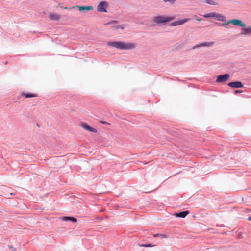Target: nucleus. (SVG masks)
Masks as SVG:
<instances>
[{
	"label": "nucleus",
	"mask_w": 251,
	"mask_h": 251,
	"mask_svg": "<svg viewBox=\"0 0 251 251\" xmlns=\"http://www.w3.org/2000/svg\"><path fill=\"white\" fill-rule=\"evenodd\" d=\"M160 236L164 238L166 237V236L164 234H160Z\"/></svg>",
	"instance_id": "28"
},
{
	"label": "nucleus",
	"mask_w": 251,
	"mask_h": 251,
	"mask_svg": "<svg viewBox=\"0 0 251 251\" xmlns=\"http://www.w3.org/2000/svg\"><path fill=\"white\" fill-rule=\"evenodd\" d=\"M230 22H231V23L235 25L240 26L241 27L246 26V25L244 23H243L239 19H233L230 20Z\"/></svg>",
	"instance_id": "10"
},
{
	"label": "nucleus",
	"mask_w": 251,
	"mask_h": 251,
	"mask_svg": "<svg viewBox=\"0 0 251 251\" xmlns=\"http://www.w3.org/2000/svg\"><path fill=\"white\" fill-rule=\"evenodd\" d=\"M242 91L241 90H237L235 91L234 93L235 94H236V93H242Z\"/></svg>",
	"instance_id": "26"
},
{
	"label": "nucleus",
	"mask_w": 251,
	"mask_h": 251,
	"mask_svg": "<svg viewBox=\"0 0 251 251\" xmlns=\"http://www.w3.org/2000/svg\"><path fill=\"white\" fill-rule=\"evenodd\" d=\"M22 96H24L25 98H32L36 97L37 95L31 93H23Z\"/></svg>",
	"instance_id": "16"
},
{
	"label": "nucleus",
	"mask_w": 251,
	"mask_h": 251,
	"mask_svg": "<svg viewBox=\"0 0 251 251\" xmlns=\"http://www.w3.org/2000/svg\"><path fill=\"white\" fill-rule=\"evenodd\" d=\"M214 44V42H204L194 46L192 49H196L201 47H211Z\"/></svg>",
	"instance_id": "7"
},
{
	"label": "nucleus",
	"mask_w": 251,
	"mask_h": 251,
	"mask_svg": "<svg viewBox=\"0 0 251 251\" xmlns=\"http://www.w3.org/2000/svg\"><path fill=\"white\" fill-rule=\"evenodd\" d=\"M230 75L228 74H225L222 75H219L217 76L216 82L218 83H223L226 82L228 79Z\"/></svg>",
	"instance_id": "4"
},
{
	"label": "nucleus",
	"mask_w": 251,
	"mask_h": 251,
	"mask_svg": "<svg viewBox=\"0 0 251 251\" xmlns=\"http://www.w3.org/2000/svg\"><path fill=\"white\" fill-rule=\"evenodd\" d=\"M62 220L63 221H71L74 223H75L77 222V219L73 217L64 216L62 217Z\"/></svg>",
	"instance_id": "15"
},
{
	"label": "nucleus",
	"mask_w": 251,
	"mask_h": 251,
	"mask_svg": "<svg viewBox=\"0 0 251 251\" xmlns=\"http://www.w3.org/2000/svg\"><path fill=\"white\" fill-rule=\"evenodd\" d=\"M164 2H169L171 4H174L177 0H162Z\"/></svg>",
	"instance_id": "21"
},
{
	"label": "nucleus",
	"mask_w": 251,
	"mask_h": 251,
	"mask_svg": "<svg viewBox=\"0 0 251 251\" xmlns=\"http://www.w3.org/2000/svg\"><path fill=\"white\" fill-rule=\"evenodd\" d=\"M118 22L116 20H112V21H111L110 22H108L107 24L108 25V24H114V23H117Z\"/></svg>",
	"instance_id": "23"
},
{
	"label": "nucleus",
	"mask_w": 251,
	"mask_h": 251,
	"mask_svg": "<svg viewBox=\"0 0 251 251\" xmlns=\"http://www.w3.org/2000/svg\"><path fill=\"white\" fill-rule=\"evenodd\" d=\"M214 13H215V12H211V13H209L207 14H205L203 15V17L204 18H210V17L214 18Z\"/></svg>",
	"instance_id": "17"
},
{
	"label": "nucleus",
	"mask_w": 251,
	"mask_h": 251,
	"mask_svg": "<svg viewBox=\"0 0 251 251\" xmlns=\"http://www.w3.org/2000/svg\"><path fill=\"white\" fill-rule=\"evenodd\" d=\"M214 18L217 20L222 22H225L226 20V17L224 15L216 13H214Z\"/></svg>",
	"instance_id": "11"
},
{
	"label": "nucleus",
	"mask_w": 251,
	"mask_h": 251,
	"mask_svg": "<svg viewBox=\"0 0 251 251\" xmlns=\"http://www.w3.org/2000/svg\"><path fill=\"white\" fill-rule=\"evenodd\" d=\"M101 123L104 124H108L106 122H102Z\"/></svg>",
	"instance_id": "29"
},
{
	"label": "nucleus",
	"mask_w": 251,
	"mask_h": 251,
	"mask_svg": "<svg viewBox=\"0 0 251 251\" xmlns=\"http://www.w3.org/2000/svg\"><path fill=\"white\" fill-rule=\"evenodd\" d=\"M8 248L10 249H12L13 251H15L16 250L15 248H13L11 245H8Z\"/></svg>",
	"instance_id": "25"
},
{
	"label": "nucleus",
	"mask_w": 251,
	"mask_h": 251,
	"mask_svg": "<svg viewBox=\"0 0 251 251\" xmlns=\"http://www.w3.org/2000/svg\"><path fill=\"white\" fill-rule=\"evenodd\" d=\"M160 235V234H155L153 235V237H158V236H159Z\"/></svg>",
	"instance_id": "27"
},
{
	"label": "nucleus",
	"mask_w": 251,
	"mask_h": 251,
	"mask_svg": "<svg viewBox=\"0 0 251 251\" xmlns=\"http://www.w3.org/2000/svg\"><path fill=\"white\" fill-rule=\"evenodd\" d=\"M75 7L78 8L79 11L83 12L84 13H85L90 10H92L94 9V7L92 6H76V7H72V8H75Z\"/></svg>",
	"instance_id": "8"
},
{
	"label": "nucleus",
	"mask_w": 251,
	"mask_h": 251,
	"mask_svg": "<svg viewBox=\"0 0 251 251\" xmlns=\"http://www.w3.org/2000/svg\"><path fill=\"white\" fill-rule=\"evenodd\" d=\"M189 20H190L189 18H184V19H183L181 20L173 21V22H171L169 25L170 26H172L180 25H183V24L189 21Z\"/></svg>",
	"instance_id": "5"
},
{
	"label": "nucleus",
	"mask_w": 251,
	"mask_h": 251,
	"mask_svg": "<svg viewBox=\"0 0 251 251\" xmlns=\"http://www.w3.org/2000/svg\"><path fill=\"white\" fill-rule=\"evenodd\" d=\"M49 18L52 21H58L60 19V15L56 13H51L49 16Z\"/></svg>",
	"instance_id": "13"
},
{
	"label": "nucleus",
	"mask_w": 251,
	"mask_h": 251,
	"mask_svg": "<svg viewBox=\"0 0 251 251\" xmlns=\"http://www.w3.org/2000/svg\"><path fill=\"white\" fill-rule=\"evenodd\" d=\"M175 19V16H155L153 18V22L157 24H162L166 23Z\"/></svg>",
	"instance_id": "2"
},
{
	"label": "nucleus",
	"mask_w": 251,
	"mask_h": 251,
	"mask_svg": "<svg viewBox=\"0 0 251 251\" xmlns=\"http://www.w3.org/2000/svg\"><path fill=\"white\" fill-rule=\"evenodd\" d=\"M205 2L207 3V4H210V5H216L217 3L213 0H206Z\"/></svg>",
	"instance_id": "19"
},
{
	"label": "nucleus",
	"mask_w": 251,
	"mask_h": 251,
	"mask_svg": "<svg viewBox=\"0 0 251 251\" xmlns=\"http://www.w3.org/2000/svg\"><path fill=\"white\" fill-rule=\"evenodd\" d=\"M194 16L196 18V19L198 21H201V20H202V19H201V18H200L198 17H197V15H194Z\"/></svg>",
	"instance_id": "24"
},
{
	"label": "nucleus",
	"mask_w": 251,
	"mask_h": 251,
	"mask_svg": "<svg viewBox=\"0 0 251 251\" xmlns=\"http://www.w3.org/2000/svg\"><path fill=\"white\" fill-rule=\"evenodd\" d=\"M108 6V3L106 1H100L97 6V10L100 12H107L106 8Z\"/></svg>",
	"instance_id": "3"
},
{
	"label": "nucleus",
	"mask_w": 251,
	"mask_h": 251,
	"mask_svg": "<svg viewBox=\"0 0 251 251\" xmlns=\"http://www.w3.org/2000/svg\"><path fill=\"white\" fill-rule=\"evenodd\" d=\"M107 45L120 50H133L136 47L134 43L124 42L121 41L108 42Z\"/></svg>",
	"instance_id": "1"
},
{
	"label": "nucleus",
	"mask_w": 251,
	"mask_h": 251,
	"mask_svg": "<svg viewBox=\"0 0 251 251\" xmlns=\"http://www.w3.org/2000/svg\"><path fill=\"white\" fill-rule=\"evenodd\" d=\"M230 23H231V22H230V20H228V21H227L226 22V23H222V24H221V25L222 26H224V27H226V28H227V26H228V25L229 24H230Z\"/></svg>",
	"instance_id": "20"
},
{
	"label": "nucleus",
	"mask_w": 251,
	"mask_h": 251,
	"mask_svg": "<svg viewBox=\"0 0 251 251\" xmlns=\"http://www.w3.org/2000/svg\"><path fill=\"white\" fill-rule=\"evenodd\" d=\"M251 33V26H248L246 28H242L241 34L242 35H249Z\"/></svg>",
	"instance_id": "14"
},
{
	"label": "nucleus",
	"mask_w": 251,
	"mask_h": 251,
	"mask_svg": "<svg viewBox=\"0 0 251 251\" xmlns=\"http://www.w3.org/2000/svg\"><path fill=\"white\" fill-rule=\"evenodd\" d=\"M228 86L233 88H240L244 87V85L241 81H234L229 82Z\"/></svg>",
	"instance_id": "6"
},
{
	"label": "nucleus",
	"mask_w": 251,
	"mask_h": 251,
	"mask_svg": "<svg viewBox=\"0 0 251 251\" xmlns=\"http://www.w3.org/2000/svg\"><path fill=\"white\" fill-rule=\"evenodd\" d=\"M189 214L188 211H181L179 213H175L174 215L177 217L185 218Z\"/></svg>",
	"instance_id": "12"
},
{
	"label": "nucleus",
	"mask_w": 251,
	"mask_h": 251,
	"mask_svg": "<svg viewBox=\"0 0 251 251\" xmlns=\"http://www.w3.org/2000/svg\"><path fill=\"white\" fill-rule=\"evenodd\" d=\"M81 126L86 130L92 132L93 133H96L97 130L93 127H92L86 123H82L81 124Z\"/></svg>",
	"instance_id": "9"
},
{
	"label": "nucleus",
	"mask_w": 251,
	"mask_h": 251,
	"mask_svg": "<svg viewBox=\"0 0 251 251\" xmlns=\"http://www.w3.org/2000/svg\"><path fill=\"white\" fill-rule=\"evenodd\" d=\"M112 28L113 29H118L119 28H120L121 29H124L125 27L122 25H118L112 26Z\"/></svg>",
	"instance_id": "18"
},
{
	"label": "nucleus",
	"mask_w": 251,
	"mask_h": 251,
	"mask_svg": "<svg viewBox=\"0 0 251 251\" xmlns=\"http://www.w3.org/2000/svg\"><path fill=\"white\" fill-rule=\"evenodd\" d=\"M248 220L249 221H251V217H249L248 218Z\"/></svg>",
	"instance_id": "30"
},
{
	"label": "nucleus",
	"mask_w": 251,
	"mask_h": 251,
	"mask_svg": "<svg viewBox=\"0 0 251 251\" xmlns=\"http://www.w3.org/2000/svg\"><path fill=\"white\" fill-rule=\"evenodd\" d=\"M140 247H152L154 246V245H152L151 244H142L139 245Z\"/></svg>",
	"instance_id": "22"
}]
</instances>
